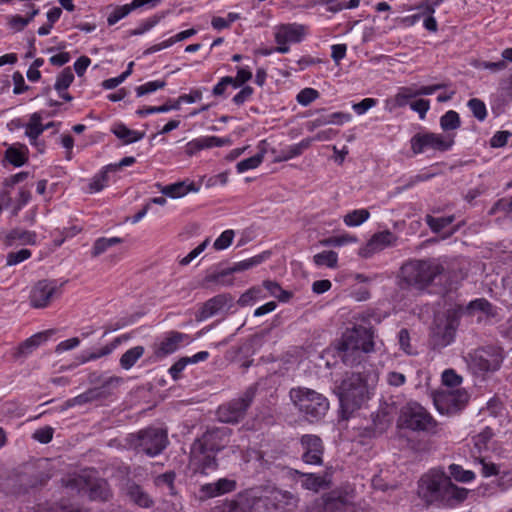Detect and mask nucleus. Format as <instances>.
Returning <instances> with one entry per match:
<instances>
[{
    "label": "nucleus",
    "instance_id": "nucleus-44",
    "mask_svg": "<svg viewBox=\"0 0 512 512\" xmlns=\"http://www.w3.org/2000/svg\"><path fill=\"white\" fill-rule=\"evenodd\" d=\"M263 287L271 296L277 298L280 302H288L292 298V292L282 289L279 283L271 280H265Z\"/></svg>",
    "mask_w": 512,
    "mask_h": 512
},
{
    "label": "nucleus",
    "instance_id": "nucleus-62",
    "mask_svg": "<svg viewBox=\"0 0 512 512\" xmlns=\"http://www.w3.org/2000/svg\"><path fill=\"white\" fill-rule=\"evenodd\" d=\"M31 199V193L28 190L20 189L16 201L12 207L11 215L17 216L19 211L28 204Z\"/></svg>",
    "mask_w": 512,
    "mask_h": 512
},
{
    "label": "nucleus",
    "instance_id": "nucleus-33",
    "mask_svg": "<svg viewBox=\"0 0 512 512\" xmlns=\"http://www.w3.org/2000/svg\"><path fill=\"white\" fill-rule=\"evenodd\" d=\"M226 302L225 295H217L207 300L199 310L198 320H205L214 316L225 306Z\"/></svg>",
    "mask_w": 512,
    "mask_h": 512
},
{
    "label": "nucleus",
    "instance_id": "nucleus-50",
    "mask_svg": "<svg viewBox=\"0 0 512 512\" xmlns=\"http://www.w3.org/2000/svg\"><path fill=\"white\" fill-rule=\"evenodd\" d=\"M493 436L492 429L486 427L480 433L473 437L474 448L478 453H481L483 450L487 449L488 442L491 440Z\"/></svg>",
    "mask_w": 512,
    "mask_h": 512
},
{
    "label": "nucleus",
    "instance_id": "nucleus-41",
    "mask_svg": "<svg viewBox=\"0 0 512 512\" xmlns=\"http://www.w3.org/2000/svg\"><path fill=\"white\" fill-rule=\"evenodd\" d=\"M370 217L367 209H355L343 217V222L348 227H357L366 222Z\"/></svg>",
    "mask_w": 512,
    "mask_h": 512
},
{
    "label": "nucleus",
    "instance_id": "nucleus-23",
    "mask_svg": "<svg viewBox=\"0 0 512 512\" xmlns=\"http://www.w3.org/2000/svg\"><path fill=\"white\" fill-rule=\"evenodd\" d=\"M469 491L466 488L458 487L452 483L448 476L447 485L444 487L439 499V504L454 507L462 503L468 496Z\"/></svg>",
    "mask_w": 512,
    "mask_h": 512
},
{
    "label": "nucleus",
    "instance_id": "nucleus-40",
    "mask_svg": "<svg viewBox=\"0 0 512 512\" xmlns=\"http://www.w3.org/2000/svg\"><path fill=\"white\" fill-rule=\"evenodd\" d=\"M120 342L119 338H116L113 343L106 345L94 352H84L79 356V362L84 364L86 362L97 360L101 357L107 356L112 353V351L116 348L117 344Z\"/></svg>",
    "mask_w": 512,
    "mask_h": 512
},
{
    "label": "nucleus",
    "instance_id": "nucleus-39",
    "mask_svg": "<svg viewBox=\"0 0 512 512\" xmlns=\"http://www.w3.org/2000/svg\"><path fill=\"white\" fill-rule=\"evenodd\" d=\"M143 346H135L127 350L120 358V365L123 369L129 370L144 354Z\"/></svg>",
    "mask_w": 512,
    "mask_h": 512
},
{
    "label": "nucleus",
    "instance_id": "nucleus-22",
    "mask_svg": "<svg viewBox=\"0 0 512 512\" xmlns=\"http://www.w3.org/2000/svg\"><path fill=\"white\" fill-rule=\"evenodd\" d=\"M417 97L416 88L414 84L410 86H402L399 87L396 94L392 97H389L384 102L385 110L392 112L397 108L404 107L406 105L410 106V103Z\"/></svg>",
    "mask_w": 512,
    "mask_h": 512
},
{
    "label": "nucleus",
    "instance_id": "nucleus-36",
    "mask_svg": "<svg viewBox=\"0 0 512 512\" xmlns=\"http://www.w3.org/2000/svg\"><path fill=\"white\" fill-rule=\"evenodd\" d=\"M26 177H27V173L21 172V173L12 175L9 178L5 179L4 185L6 188L0 193V205L2 206V209L9 208L11 206L13 207V205H12L13 198L11 196V192H10L9 188L13 187L16 183L21 182Z\"/></svg>",
    "mask_w": 512,
    "mask_h": 512
},
{
    "label": "nucleus",
    "instance_id": "nucleus-60",
    "mask_svg": "<svg viewBox=\"0 0 512 512\" xmlns=\"http://www.w3.org/2000/svg\"><path fill=\"white\" fill-rule=\"evenodd\" d=\"M475 460L478 461V463L481 466L482 476L490 477L496 476L500 473L499 466L496 465L495 463L487 461L485 458L482 457H475Z\"/></svg>",
    "mask_w": 512,
    "mask_h": 512
},
{
    "label": "nucleus",
    "instance_id": "nucleus-32",
    "mask_svg": "<svg viewBox=\"0 0 512 512\" xmlns=\"http://www.w3.org/2000/svg\"><path fill=\"white\" fill-rule=\"evenodd\" d=\"M199 187L193 182L179 181L173 184L164 186L161 189L162 194L171 198H180L188 194L189 192H197Z\"/></svg>",
    "mask_w": 512,
    "mask_h": 512
},
{
    "label": "nucleus",
    "instance_id": "nucleus-28",
    "mask_svg": "<svg viewBox=\"0 0 512 512\" xmlns=\"http://www.w3.org/2000/svg\"><path fill=\"white\" fill-rule=\"evenodd\" d=\"M295 475L298 476L296 479L297 483L306 490L317 492L328 485V482L323 475L303 473L298 470L295 471Z\"/></svg>",
    "mask_w": 512,
    "mask_h": 512
},
{
    "label": "nucleus",
    "instance_id": "nucleus-45",
    "mask_svg": "<svg viewBox=\"0 0 512 512\" xmlns=\"http://www.w3.org/2000/svg\"><path fill=\"white\" fill-rule=\"evenodd\" d=\"M426 224L429 228L435 232L439 233L444 228L449 226L454 221V216H446V217H433L431 215H426L425 217Z\"/></svg>",
    "mask_w": 512,
    "mask_h": 512
},
{
    "label": "nucleus",
    "instance_id": "nucleus-61",
    "mask_svg": "<svg viewBox=\"0 0 512 512\" xmlns=\"http://www.w3.org/2000/svg\"><path fill=\"white\" fill-rule=\"evenodd\" d=\"M235 233L233 230L228 229L221 233V235L214 241L213 247L215 250H224L228 248L233 239Z\"/></svg>",
    "mask_w": 512,
    "mask_h": 512
},
{
    "label": "nucleus",
    "instance_id": "nucleus-10",
    "mask_svg": "<svg viewBox=\"0 0 512 512\" xmlns=\"http://www.w3.org/2000/svg\"><path fill=\"white\" fill-rule=\"evenodd\" d=\"M255 397V388L249 387L241 396L219 406L218 419L224 423H237L246 415Z\"/></svg>",
    "mask_w": 512,
    "mask_h": 512
},
{
    "label": "nucleus",
    "instance_id": "nucleus-3",
    "mask_svg": "<svg viewBox=\"0 0 512 512\" xmlns=\"http://www.w3.org/2000/svg\"><path fill=\"white\" fill-rule=\"evenodd\" d=\"M289 397L298 412L310 423L320 421L329 410L328 399L307 387L292 388Z\"/></svg>",
    "mask_w": 512,
    "mask_h": 512
},
{
    "label": "nucleus",
    "instance_id": "nucleus-46",
    "mask_svg": "<svg viewBox=\"0 0 512 512\" xmlns=\"http://www.w3.org/2000/svg\"><path fill=\"white\" fill-rule=\"evenodd\" d=\"M467 311L470 313L473 311H480L484 313L486 316H495L494 307L488 300L484 298H479L471 301L467 306Z\"/></svg>",
    "mask_w": 512,
    "mask_h": 512
},
{
    "label": "nucleus",
    "instance_id": "nucleus-24",
    "mask_svg": "<svg viewBox=\"0 0 512 512\" xmlns=\"http://www.w3.org/2000/svg\"><path fill=\"white\" fill-rule=\"evenodd\" d=\"M133 162H115L106 165L98 174H96L90 184L89 192L95 193L101 191L109 181V175L111 173H117L122 170L124 166H129Z\"/></svg>",
    "mask_w": 512,
    "mask_h": 512
},
{
    "label": "nucleus",
    "instance_id": "nucleus-2",
    "mask_svg": "<svg viewBox=\"0 0 512 512\" xmlns=\"http://www.w3.org/2000/svg\"><path fill=\"white\" fill-rule=\"evenodd\" d=\"M341 408L351 414L361 408L371 395L368 379L360 373H347L340 385L336 387Z\"/></svg>",
    "mask_w": 512,
    "mask_h": 512
},
{
    "label": "nucleus",
    "instance_id": "nucleus-58",
    "mask_svg": "<svg viewBox=\"0 0 512 512\" xmlns=\"http://www.w3.org/2000/svg\"><path fill=\"white\" fill-rule=\"evenodd\" d=\"M357 242V237L351 234L345 233L339 236H333L328 239H325L322 243L326 246H343L349 243Z\"/></svg>",
    "mask_w": 512,
    "mask_h": 512
},
{
    "label": "nucleus",
    "instance_id": "nucleus-8",
    "mask_svg": "<svg viewBox=\"0 0 512 512\" xmlns=\"http://www.w3.org/2000/svg\"><path fill=\"white\" fill-rule=\"evenodd\" d=\"M502 349L487 346L469 354V367L475 374H484L498 370L503 361Z\"/></svg>",
    "mask_w": 512,
    "mask_h": 512
},
{
    "label": "nucleus",
    "instance_id": "nucleus-13",
    "mask_svg": "<svg viewBox=\"0 0 512 512\" xmlns=\"http://www.w3.org/2000/svg\"><path fill=\"white\" fill-rule=\"evenodd\" d=\"M457 328V320L454 315L441 314L434 319L430 332V341L434 348H443L452 343Z\"/></svg>",
    "mask_w": 512,
    "mask_h": 512
},
{
    "label": "nucleus",
    "instance_id": "nucleus-29",
    "mask_svg": "<svg viewBox=\"0 0 512 512\" xmlns=\"http://www.w3.org/2000/svg\"><path fill=\"white\" fill-rule=\"evenodd\" d=\"M185 335L180 332H170L168 336L163 339L157 348L155 349V356L157 358H163L169 354L174 353Z\"/></svg>",
    "mask_w": 512,
    "mask_h": 512
},
{
    "label": "nucleus",
    "instance_id": "nucleus-54",
    "mask_svg": "<svg viewBox=\"0 0 512 512\" xmlns=\"http://www.w3.org/2000/svg\"><path fill=\"white\" fill-rule=\"evenodd\" d=\"M165 85H166V82L163 80L148 81V82L136 87L135 92H136L137 97H142L144 95L153 93L159 89L164 88Z\"/></svg>",
    "mask_w": 512,
    "mask_h": 512
},
{
    "label": "nucleus",
    "instance_id": "nucleus-15",
    "mask_svg": "<svg viewBox=\"0 0 512 512\" xmlns=\"http://www.w3.org/2000/svg\"><path fill=\"white\" fill-rule=\"evenodd\" d=\"M218 462L215 453L205 449L201 443L194 442L191 446L189 468L193 473L208 474L215 471Z\"/></svg>",
    "mask_w": 512,
    "mask_h": 512
},
{
    "label": "nucleus",
    "instance_id": "nucleus-49",
    "mask_svg": "<svg viewBox=\"0 0 512 512\" xmlns=\"http://www.w3.org/2000/svg\"><path fill=\"white\" fill-rule=\"evenodd\" d=\"M74 80V74L70 68L63 69L57 76L54 88L57 92L66 91Z\"/></svg>",
    "mask_w": 512,
    "mask_h": 512
},
{
    "label": "nucleus",
    "instance_id": "nucleus-52",
    "mask_svg": "<svg viewBox=\"0 0 512 512\" xmlns=\"http://www.w3.org/2000/svg\"><path fill=\"white\" fill-rule=\"evenodd\" d=\"M449 471L452 477L459 482H470L475 478V473L471 470H464L457 464H451Z\"/></svg>",
    "mask_w": 512,
    "mask_h": 512
},
{
    "label": "nucleus",
    "instance_id": "nucleus-19",
    "mask_svg": "<svg viewBox=\"0 0 512 512\" xmlns=\"http://www.w3.org/2000/svg\"><path fill=\"white\" fill-rule=\"evenodd\" d=\"M264 259L265 258L263 255H257L252 258L240 261L238 263H235L232 267H230L226 270H223L217 274L207 276L206 281L207 282L215 281V282H219V283H222L225 285H231L232 284L231 280L228 282H224L222 279L232 273L242 272V271L248 270L254 266H257L260 263H262L264 261Z\"/></svg>",
    "mask_w": 512,
    "mask_h": 512
},
{
    "label": "nucleus",
    "instance_id": "nucleus-17",
    "mask_svg": "<svg viewBox=\"0 0 512 512\" xmlns=\"http://www.w3.org/2000/svg\"><path fill=\"white\" fill-rule=\"evenodd\" d=\"M302 446V460L309 465H322L324 446L320 437L316 435H303L300 439Z\"/></svg>",
    "mask_w": 512,
    "mask_h": 512
},
{
    "label": "nucleus",
    "instance_id": "nucleus-47",
    "mask_svg": "<svg viewBox=\"0 0 512 512\" xmlns=\"http://www.w3.org/2000/svg\"><path fill=\"white\" fill-rule=\"evenodd\" d=\"M240 19V14L236 12H229L225 17L215 16L211 20V26L217 30L221 31L223 29L229 28L232 23Z\"/></svg>",
    "mask_w": 512,
    "mask_h": 512
},
{
    "label": "nucleus",
    "instance_id": "nucleus-14",
    "mask_svg": "<svg viewBox=\"0 0 512 512\" xmlns=\"http://www.w3.org/2000/svg\"><path fill=\"white\" fill-rule=\"evenodd\" d=\"M62 286L56 280L38 281L30 291V305L35 309L48 307L54 299L61 296Z\"/></svg>",
    "mask_w": 512,
    "mask_h": 512
},
{
    "label": "nucleus",
    "instance_id": "nucleus-57",
    "mask_svg": "<svg viewBox=\"0 0 512 512\" xmlns=\"http://www.w3.org/2000/svg\"><path fill=\"white\" fill-rule=\"evenodd\" d=\"M318 98L319 92L313 88H304L296 96V100L301 106H308Z\"/></svg>",
    "mask_w": 512,
    "mask_h": 512
},
{
    "label": "nucleus",
    "instance_id": "nucleus-5",
    "mask_svg": "<svg viewBox=\"0 0 512 512\" xmlns=\"http://www.w3.org/2000/svg\"><path fill=\"white\" fill-rule=\"evenodd\" d=\"M399 425L414 432H425L438 435L441 432L440 424L433 416L417 402H408L402 407L398 419Z\"/></svg>",
    "mask_w": 512,
    "mask_h": 512
},
{
    "label": "nucleus",
    "instance_id": "nucleus-51",
    "mask_svg": "<svg viewBox=\"0 0 512 512\" xmlns=\"http://www.w3.org/2000/svg\"><path fill=\"white\" fill-rule=\"evenodd\" d=\"M89 496L91 499L108 500L110 497V491L107 483L104 481L94 483L89 489Z\"/></svg>",
    "mask_w": 512,
    "mask_h": 512
},
{
    "label": "nucleus",
    "instance_id": "nucleus-35",
    "mask_svg": "<svg viewBox=\"0 0 512 512\" xmlns=\"http://www.w3.org/2000/svg\"><path fill=\"white\" fill-rule=\"evenodd\" d=\"M439 125L443 131L442 134H450L456 136V131L461 126L460 116L456 111L449 110L440 117Z\"/></svg>",
    "mask_w": 512,
    "mask_h": 512
},
{
    "label": "nucleus",
    "instance_id": "nucleus-9",
    "mask_svg": "<svg viewBox=\"0 0 512 512\" xmlns=\"http://www.w3.org/2000/svg\"><path fill=\"white\" fill-rule=\"evenodd\" d=\"M448 475L439 469H432L424 474L418 482V495L426 503H439L444 487L447 485Z\"/></svg>",
    "mask_w": 512,
    "mask_h": 512
},
{
    "label": "nucleus",
    "instance_id": "nucleus-26",
    "mask_svg": "<svg viewBox=\"0 0 512 512\" xmlns=\"http://www.w3.org/2000/svg\"><path fill=\"white\" fill-rule=\"evenodd\" d=\"M110 131L119 141L125 145L138 142L145 136L144 132L130 129L122 122H114L110 128Z\"/></svg>",
    "mask_w": 512,
    "mask_h": 512
},
{
    "label": "nucleus",
    "instance_id": "nucleus-37",
    "mask_svg": "<svg viewBox=\"0 0 512 512\" xmlns=\"http://www.w3.org/2000/svg\"><path fill=\"white\" fill-rule=\"evenodd\" d=\"M39 13V9L33 7L27 17L20 15H10L8 19V25L14 32L22 31Z\"/></svg>",
    "mask_w": 512,
    "mask_h": 512
},
{
    "label": "nucleus",
    "instance_id": "nucleus-55",
    "mask_svg": "<svg viewBox=\"0 0 512 512\" xmlns=\"http://www.w3.org/2000/svg\"><path fill=\"white\" fill-rule=\"evenodd\" d=\"M262 297V289L260 287H252L244 292L238 299V305L244 307L251 305L257 299Z\"/></svg>",
    "mask_w": 512,
    "mask_h": 512
},
{
    "label": "nucleus",
    "instance_id": "nucleus-12",
    "mask_svg": "<svg viewBox=\"0 0 512 512\" xmlns=\"http://www.w3.org/2000/svg\"><path fill=\"white\" fill-rule=\"evenodd\" d=\"M469 394L465 389H450L434 395V405L443 415H453L461 411L468 403Z\"/></svg>",
    "mask_w": 512,
    "mask_h": 512
},
{
    "label": "nucleus",
    "instance_id": "nucleus-31",
    "mask_svg": "<svg viewBox=\"0 0 512 512\" xmlns=\"http://www.w3.org/2000/svg\"><path fill=\"white\" fill-rule=\"evenodd\" d=\"M126 495L139 507L150 508L153 505V500L148 493H146L140 485L134 482L127 484Z\"/></svg>",
    "mask_w": 512,
    "mask_h": 512
},
{
    "label": "nucleus",
    "instance_id": "nucleus-18",
    "mask_svg": "<svg viewBox=\"0 0 512 512\" xmlns=\"http://www.w3.org/2000/svg\"><path fill=\"white\" fill-rule=\"evenodd\" d=\"M230 433L231 430L229 428H215L208 430L201 438L194 442L201 443L205 449L216 454V452L222 450L226 446Z\"/></svg>",
    "mask_w": 512,
    "mask_h": 512
},
{
    "label": "nucleus",
    "instance_id": "nucleus-42",
    "mask_svg": "<svg viewBox=\"0 0 512 512\" xmlns=\"http://www.w3.org/2000/svg\"><path fill=\"white\" fill-rule=\"evenodd\" d=\"M313 262L318 267L336 268L338 264V254L335 251H322L313 256Z\"/></svg>",
    "mask_w": 512,
    "mask_h": 512
},
{
    "label": "nucleus",
    "instance_id": "nucleus-38",
    "mask_svg": "<svg viewBox=\"0 0 512 512\" xmlns=\"http://www.w3.org/2000/svg\"><path fill=\"white\" fill-rule=\"evenodd\" d=\"M46 336L44 333H38L30 338L26 339L24 342H22L18 348L17 352L15 354L16 357H23L30 354L34 349H36L42 341L46 340Z\"/></svg>",
    "mask_w": 512,
    "mask_h": 512
},
{
    "label": "nucleus",
    "instance_id": "nucleus-43",
    "mask_svg": "<svg viewBox=\"0 0 512 512\" xmlns=\"http://www.w3.org/2000/svg\"><path fill=\"white\" fill-rule=\"evenodd\" d=\"M137 8V6H134V0H132V2L129 4L115 7L107 17L108 24L115 25L117 22L128 16L133 10Z\"/></svg>",
    "mask_w": 512,
    "mask_h": 512
},
{
    "label": "nucleus",
    "instance_id": "nucleus-27",
    "mask_svg": "<svg viewBox=\"0 0 512 512\" xmlns=\"http://www.w3.org/2000/svg\"><path fill=\"white\" fill-rule=\"evenodd\" d=\"M352 120V116L346 112H333L326 115H321L312 121L308 122V127L310 130H314L318 127L325 125H338L341 126L345 123H348Z\"/></svg>",
    "mask_w": 512,
    "mask_h": 512
},
{
    "label": "nucleus",
    "instance_id": "nucleus-7",
    "mask_svg": "<svg viewBox=\"0 0 512 512\" xmlns=\"http://www.w3.org/2000/svg\"><path fill=\"white\" fill-rule=\"evenodd\" d=\"M275 51L286 54L290 46L302 42L308 35V26L300 23H284L273 28Z\"/></svg>",
    "mask_w": 512,
    "mask_h": 512
},
{
    "label": "nucleus",
    "instance_id": "nucleus-20",
    "mask_svg": "<svg viewBox=\"0 0 512 512\" xmlns=\"http://www.w3.org/2000/svg\"><path fill=\"white\" fill-rule=\"evenodd\" d=\"M226 140L216 136H200L185 145V155L188 157H198L204 150L223 146Z\"/></svg>",
    "mask_w": 512,
    "mask_h": 512
},
{
    "label": "nucleus",
    "instance_id": "nucleus-63",
    "mask_svg": "<svg viewBox=\"0 0 512 512\" xmlns=\"http://www.w3.org/2000/svg\"><path fill=\"white\" fill-rule=\"evenodd\" d=\"M412 111L416 112L421 120L426 118L427 112L430 110V101L427 99L419 98L410 103Z\"/></svg>",
    "mask_w": 512,
    "mask_h": 512
},
{
    "label": "nucleus",
    "instance_id": "nucleus-11",
    "mask_svg": "<svg viewBox=\"0 0 512 512\" xmlns=\"http://www.w3.org/2000/svg\"><path fill=\"white\" fill-rule=\"evenodd\" d=\"M168 444V437L165 430L149 427L141 430L136 436L135 448L148 456L160 454Z\"/></svg>",
    "mask_w": 512,
    "mask_h": 512
},
{
    "label": "nucleus",
    "instance_id": "nucleus-59",
    "mask_svg": "<svg viewBox=\"0 0 512 512\" xmlns=\"http://www.w3.org/2000/svg\"><path fill=\"white\" fill-rule=\"evenodd\" d=\"M27 148L21 144H13L6 150L5 160H26Z\"/></svg>",
    "mask_w": 512,
    "mask_h": 512
},
{
    "label": "nucleus",
    "instance_id": "nucleus-16",
    "mask_svg": "<svg viewBox=\"0 0 512 512\" xmlns=\"http://www.w3.org/2000/svg\"><path fill=\"white\" fill-rule=\"evenodd\" d=\"M397 240L398 237L390 230L377 232L359 249L358 255L366 259L371 258L386 248L396 246Z\"/></svg>",
    "mask_w": 512,
    "mask_h": 512
},
{
    "label": "nucleus",
    "instance_id": "nucleus-48",
    "mask_svg": "<svg viewBox=\"0 0 512 512\" xmlns=\"http://www.w3.org/2000/svg\"><path fill=\"white\" fill-rule=\"evenodd\" d=\"M123 240L119 237H112V238H98L94 245L92 250V255L94 257L99 256L100 254L104 253L108 248L122 243Z\"/></svg>",
    "mask_w": 512,
    "mask_h": 512
},
{
    "label": "nucleus",
    "instance_id": "nucleus-4",
    "mask_svg": "<svg viewBox=\"0 0 512 512\" xmlns=\"http://www.w3.org/2000/svg\"><path fill=\"white\" fill-rule=\"evenodd\" d=\"M443 272L444 267L437 259L411 260L401 267L403 280L418 289L429 286Z\"/></svg>",
    "mask_w": 512,
    "mask_h": 512
},
{
    "label": "nucleus",
    "instance_id": "nucleus-1",
    "mask_svg": "<svg viewBox=\"0 0 512 512\" xmlns=\"http://www.w3.org/2000/svg\"><path fill=\"white\" fill-rule=\"evenodd\" d=\"M373 332L364 326L348 329L339 344L340 357L346 365H356L363 355L374 350Z\"/></svg>",
    "mask_w": 512,
    "mask_h": 512
},
{
    "label": "nucleus",
    "instance_id": "nucleus-64",
    "mask_svg": "<svg viewBox=\"0 0 512 512\" xmlns=\"http://www.w3.org/2000/svg\"><path fill=\"white\" fill-rule=\"evenodd\" d=\"M442 382L445 386L453 388L462 383V377L453 369H447L442 373Z\"/></svg>",
    "mask_w": 512,
    "mask_h": 512
},
{
    "label": "nucleus",
    "instance_id": "nucleus-6",
    "mask_svg": "<svg viewBox=\"0 0 512 512\" xmlns=\"http://www.w3.org/2000/svg\"><path fill=\"white\" fill-rule=\"evenodd\" d=\"M410 142L415 154L434 156L451 150L455 144V135L424 131L415 134Z\"/></svg>",
    "mask_w": 512,
    "mask_h": 512
},
{
    "label": "nucleus",
    "instance_id": "nucleus-56",
    "mask_svg": "<svg viewBox=\"0 0 512 512\" xmlns=\"http://www.w3.org/2000/svg\"><path fill=\"white\" fill-rule=\"evenodd\" d=\"M418 8L423 10V17H425L423 21V26L425 27V29L431 32H436L438 25L436 19L433 17V14L435 12L434 8L430 5H422L419 6Z\"/></svg>",
    "mask_w": 512,
    "mask_h": 512
},
{
    "label": "nucleus",
    "instance_id": "nucleus-53",
    "mask_svg": "<svg viewBox=\"0 0 512 512\" xmlns=\"http://www.w3.org/2000/svg\"><path fill=\"white\" fill-rule=\"evenodd\" d=\"M470 111L472 112L473 116L479 120L484 121L487 117V109L486 105L483 101H481L478 98H472L467 103Z\"/></svg>",
    "mask_w": 512,
    "mask_h": 512
},
{
    "label": "nucleus",
    "instance_id": "nucleus-21",
    "mask_svg": "<svg viewBox=\"0 0 512 512\" xmlns=\"http://www.w3.org/2000/svg\"><path fill=\"white\" fill-rule=\"evenodd\" d=\"M121 382V378L119 377H110L106 380L102 387L91 388L85 391L84 393L68 399L65 402L66 407H73L77 405H83L89 402H93L95 400H99L104 397L103 389L111 384H119Z\"/></svg>",
    "mask_w": 512,
    "mask_h": 512
},
{
    "label": "nucleus",
    "instance_id": "nucleus-30",
    "mask_svg": "<svg viewBox=\"0 0 512 512\" xmlns=\"http://www.w3.org/2000/svg\"><path fill=\"white\" fill-rule=\"evenodd\" d=\"M52 126L51 122L44 124L42 122V114L39 112L33 113L29 121L25 124V134L29 137L31 142H35L40 134L43 133L44 130L48 129Z\"/></svg>",
    "mask_w": 512,
    "mask_h": 512
},
{
    "label": "nucleus",
    "instance_id": "nucleus-34",
    "mask_svg": "<svg viewBox=\"0 0 512 512\" xmlns=\"http://www.w3.org/2000/svg\"><path fill=\"white\" fill-rule=\"evenodd\" d=\"M36 233L28 230H22L19 228L12 229L5 237V243L8 246L14 245L19 242L22 245H35L36 244Z\"/></svg>",
    "mask_w": 512,
    "mask_h": 512
},
{
    "label": "nucleus",
    "instance_id": "nucleus-25",
    "mask_svg": "<svg viewBox=\"0 0 512 512\" xmlns=\"http://www.w3.org/2000/svg\"><path fill=\"white\" fill-rule=\"evenodd\" d=\"M352 507V502L346 495L331 492L323 497L320 512H346Z\"/></svg>",
    "mask_w": 512,
    "mask_h": 512
}]
</instances>
